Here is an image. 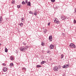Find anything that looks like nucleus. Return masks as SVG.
<instances>
[{
	"instance_id": "1",
	"label": "nucleus",
	"mask_w": 76,
	"mask_h": 76,
	"mask_svg": "<svg viewBox=\"0 0 76 76\" xmlns=\"http://www.w3.org/2000/svg\"><path fill=\"white\" fill-rule=\"evenodd\" d=\"M69 46L70 48H76V46H75V45L73 43L70 44Z\"/></svg>"
},
{
	"instance_id": "2",
	"label": "nucleus",
	"mask_w": 76,
	"mask_h": 76,
	"mask_svg": "<svg viewBox=\"0 0 76 76\" xmlns=\"http://www.w3.org/2000/svg\"><path fill=\"white\" fill-rule=\"evenodd\" d=\"M53 70L54 71H58V67H55L53 68Z\"/></svg>"
},
{
	"instance_id": "3",
	"label": "nucleus",
	"mask_w": 76,
	"mask_h": 76,
	"mask_svg": "<svg viewBox=\"0 0 76 76\" xmlns=\"http://www.w3.org/2000/svg\"><path fill=\"white\" fill-rule=\"evenodd\" d=\"M25 48L24 47H22L21 48L20 50L21 51H25Z\"/></svg>"
},
{
	"instance_id": "4",
	"label": "nucleus",
	"mask_w": 76,
	"mask_h": 76,
	"mask_svg": "<svg viewBox=\"0 0 76 76\" xmlns=\"http://www.w3.org/2000/svg\"><path fill=\"white\" fill-rule=\"evenodd\" d=\"M69 66V65H64V66H63V67L65 69H66V68H68Z\"/></svg>"
},
{
	"instance_id": "5",
	"label": "nucleus",
	"mask_w": 76,
	"mask_h": 76,
	"mask_svg": "<svg viewBox=\"0 0 76 76\" xmlns=\"http://www.w3.org/2000/svg\"><path fill=\"white\" fill-rule=\"evenodd\" d=\"M49 40H50V42H51L53 40V38H52V36H50L49 37Z\"/></svg>"
},
{
	"instance_id": "6",
	"label": "nucleus",
	"mask_w": 76,
	"mask_h": 76,
	"mask_svg": "<svg viewBox=\"0 0 76 76\" xmlns=\"http://www.w3.org/2000/svg\"><path fill=\"white\" fill-rule=\"evenodd\" d=\"M54 45H51L49 46V48L50 49H53V48H54Z\"/></svg>"
},
{
	"instance_id": "7",
	"label": "nucleus",
	"mask_w": 76,
	"mask_h": 76,
	"mask_svg": "<svg viewBox=\"0 0 76 76\" xmlns=\"http://www.w3.org/2000/svg\"><path fill=\"white\" fill-rule=\"evenodd\" d=\"M3 21V18L0 17V23H2V21Z\"/></svg>"
},
{
	"instance_id": "8",
	"label": "nucleus",
	"mask_w": 76,
	"mask_h": 76,
	"mask_svg": "<svg viewBox=\"0 0 76 76\" xmlns=\"http://www.w3.org/2000/svg\"><path fill=\"white\" fill-rule=\"evenodd\" d=\"M3 72H6L7 71V68L6 67L4 68L3 69Z\"/></svg>"
},
{
	"instance_id": "9",
	"label": "nucleus",
	"mask_w": 76,
	"mask_h": 76,
	"mask_svg": "<svg viewBox=\"0 0 76 76\" xmlns=\"http://www.w3.org/2000/svg\"><path fill=\"white\" fill-rule=\"evenodd\" d=\"M61 19H62V20H66V18L63 16H62L61 17Z\"/></svg>"
},
{
	"instance_id": "10",
	"label": "nucleus",
	"mask_w": 76,
	"mask_h": 76,
	"mask_svg": "<svg viewBox=\"0 0 76 76\" xmlns=\"http://www.w3.org/2000/svg\"><path fill=\"white\" fill-rule=\"evenodd\" d=\"M27 5L28 6H31V2H28L27 4Z\"/></svg>"
},
{
	"instance_id": "11",
	"label": "nucleus",
	"mask_w": 76,
	"mask_h": 76,
	"mask_svg": "<svg viewBox=\"0 0 76 76\" xmlns=\"http://www.w3.org/2000/svg\"><path fill=\"white\" fill-rule=\"evenodd\" d=\"M21 22H24V18L23 17H22L21 18Z\"/></svg>"
},
{
	"instance_id": "12",
	"label": "nucleus",
	"mask_w": 76,
	"mask_h": 76,
	"mask_svg": "<svg viewBox=\"0 0 76 76\" xmlns=\"http://www.w3.org/2000/svg\"><path fill=\"white\" fill-rule=\"evenodd\" d=\"M37 67H38V68H39V67H41V66L38 65H37Z\"/></svg>"
},
{
	"instance_id": "13",
	"label": "nucleus",
	"mask_w": 76,
	"mask_h": 76,
	"mask_svg": "<svg viewBox=\"0 0 76 76\" xmlns=\"http://www.w3.org/2000/svg\"><path fill=\"white\" fill-rule=\"evenodd\" d=\"M12 4H15V1L12 0Z\"/></svg>"
},
{
	"instance_id": "14",
	"label": "nucleus",
	"mask_w": 76,
	"mask_h": 76,
	"mask_svg": "<svg viewBox=\"0 0 76 76\" xmlns=\"http://www.w3.org/2000/svg\"><path fill=\"white\" fill-rule=\"evenodd\" d=\"M10 60H13V58L12 57V56H11L10 58Z\"/></svg>"
},
{
	"instance_id": "15",
	"label": "nucleus",
	"mask_w": 76,
	"mask_h": 76,
	"mask_svg": "<svg viewBox=\"0 0 76 76\" xmlns=\"http://www.w3.org/2000/svg\"><path fill=\"white\" fill-rule=\"evenodd\" d=\"M18 8H21V6L20 5H18L17 6Z\"/></svg>"
},
{
	"instance_id": "16",
	"label": "nucleus",
	"mask_w": 76,
	"mask_h": 76,
	"mask_svg": "<svg viewBox=\"0 0 76 76\" xmlns=\"http://www.w3.org/2000/svg\"><path fill=\"white\" fill-rule=\"evenodd\" d=\"M20 26H23V23H21L20 24Z\"/></svg>"
},
{
	"instance_id": "17",
	"label": "nucleus",
	"mask_w": 76,
	"mask_h": 76,
	"mask_svg": "<svg viewBox=\"0 0 76 76\" xmlns=\"http://www.w3.org/2000/svg\"><path fill=\"white\" fill-rule=\"evenodd\" d=\"M22 4H25V1H23L22 2Z\"/></svg>"
},
{
	"instance_id": "18",
	"label": "nucleus",
	"mask_w": 76,
	"mask_h": 76,
	"mask_svg": "<svg viewBox=\"0 0 76 76\" xmlns=\"http://www.w3.org/2000/svg\"><path fill=\"white\" fill-rule=\"evenodd\" d=\"M13 66V63H11L10 64V66Z\"/></svg>"
},
{
	"instance_id": "19",
	"label": "nucleus",
	"mask_w": 76,
	"mask_h": 76,
	"mask_svg": "<svg viewBox=\"0 0 76 76\" xmlns=\"http://www.w3.org/2000/svg\"><path fill=\"white\" fill-rule=\"evenodd\" d=\"M5 51L6 53H7V48H5Z\"/></svg>"
},
{
	"instance_id": "20",
	"label": "nucleus",
	"mask_w": 76,
	"mask_h": 76,
	"mask_svg": "<svg viewBox=\"0 0 76 76\" xmlns=\"http://www.w3.org/2000/svg\"><path fill=\"white\" fill-rule=\"evenodd\" d=\"M52 3H54V2H55V0H50Z\"/></svg>"
},
{
	"instance_id": "21",
	"label": "nucleus",
	"mask_w": 76,
	"mask_h": 76,
	"mask_svg": "<svg viewBox=\"0 0 76 76\" xmlns=\"http://www.w3.org/2000/svg\"><path fill=\"white\" fill-rule=\"evenodd\" d=\"M41 45L42 46H44V43L42 42Z\"/></svg>"
},
{
	"instance_id": "22",
	"label": "nucleus",
	"mask_w": 76,
	"mask_h": 76,
	"mask_svg": "<svg viewBox=\"0 0 76 76\" xmlns=\"http://www.w3.org/2000/svg\"><path fill=\"white\" fill-rule=\"evenodd\" d=\"M47 29H45L44 30L45 33H46L47 32Z\"/></svg>"
},
{
	"instance_id": "23",
	"label": "nucleus",
	"mask_w": 76,
	"mask_h": 76,
	"mask_svg": "<svg viewBox=\"0 0 76 76\" xmlns=\"http://www.w3.org/2000/svg\"><path fill=\"white\" fill-rule=\"evenodd\" d=\"M45 63V61H42V62H41V64H44Z\"/></svg>"
},
{
	"instance_id": "24",
	"label": "nucleus",
	"mask_w": 76,
	"mask_h": 76,
	"mask_svg": "<svg viewBox=\"0 0 76 76\" xmlns=\"http://www.w3.org/2000/svg\"><path fill=\"white\" fill-rule=\"evenodd\" d=\"M23 70H24L25 71H26V69L25 68H23L22 69Z\"/></svg>"
},
{
	"instance_id": "25",
	"label": "nucleus",
	"mask_w": 76,
	"mask_h": 76,
	"mask_svg": "<svg viewBox=\"0 0 76 76\" xmlns=\"http://www.w3.org/2000/svg\"><path fill=\"white\" fill-rule=\"evenodd\" d=\"M29 13H30L31 14H32V15H33V14H34V13H33V12H32L31 11H30L29 12Z\"/></svg>"
},
{
	"instance_id": "26",
	"label": "nucleus",
	"mask_w": 76,
	"mask_h": 76,
	"mask_svg": "<svg viewBox=\"0 0 76 76\" xmlns=\"http://www.w3.org/2000/svg\"><path fill=\"white\" fill-rule=\"evenodd\" d=\"M34 15L36 16V15H37V12H34Z\"/></svg>"
},
{
	"instance_id": "27",
	"label": "nucleus",
	"mask_w": 76,
	"mask_h": 76,
	"mask_svg": "<svg viewBox=\"0 0 76 76\" xmlns=\"http://www.w3.org/2000/svg\"><path fill=\"white\" fill-rule=\"evenodd\" d=\"M73 22L74 23H76V21L74 19L73 21Z\"/></svg>"
},
{
	"instance_id": "28",
	"label": "nucleus",
	"mask_w": 76,
	"mask_h": 76,
	"mask_svg": "<svg viewBox=\"0 0 76 76\" xmlns=\"http://www.w3.org/2000/svg\"><path fill=\"white\" fill-rule=\"evenodd\" d=\"M28 46H26L25 47V50H26V48H28Z\"/></svg>"
},
{
	"instance_id": "29",
	"label": "nucleus",
	"mask_w": 76,
	"mask_h": 76,
	"mask_svg": "<svg viewBox=\"0 0 76 76\" xmlns=\"http://www.w3.org/2000/svg\"><path fill=\"white\" fill-rule=\"evenodd\" d=\"M63 57H64V55H61V57L62 58H63Z\"/></svg>"
},
{
	"instance_id": "30",
	"label": "nucleus",
	"mask_w": 76,
	"mask_h": 76,
	"mask_svg": "<svg viewBox=\"0 0 76 76\" xmlns=\"http://www.w3.org/2000/svg\"><path fill=\"white\" fill-rule=\"evenodd\" d=\"M60 23V22H59V21H57L56 22V23Z\"/></svg>"
},
{
	"instance_id": "31",
	"label": "nucleus",
	"mask_w": 76,
	"mask_h": 76,
	"mask_svg": "<svg viewBox=\"0 0 76 76\" xmlns=\"http://www.w3.org/2000/svg\"><path fill=\"white\" fill-rule=\"evenodd\" d=\"M26 3H28V0H26Z\"/></svg>"
},
{
	"instance_id": "32",
	"label": "nucleus",
	"mask_w": 76,
	"mask_h": 76,
	"mask_svg": "<svg viewBox=\"0 0 76 76\" xmlns=\"http://www.w3.org/2000/svg\"><path fill=\"white\" fill-rule=\"evenodd\" d=\"M2 64L3 66H6V64H5L4 63H3Z\"/></svg>"
},
{
	"instance_id": "33",
	"label": "nucleus",
	"mask_w": 76,
	"mask_h": 76,
	"mask_svg": "<svg viewBox=\"0 0 76 76\" xmlns=\"http://www.w3.org/2000/svg\"><path fill=\"white\" fill-rule=\"evenodd\" d=\"M50 22H49L48 24V26H50Z\"/></svg>"
},
{
	"instance_id": "34",
	"label": "nucleus",
	"mask_w": 76,
	"mask_h": 76,
	"mask_svg": "<svg viewBox=\"0 0 76 76\" xmlns=\"http://www.w3.org/2000/svg\"><path fill=\"white\" fill-rule=\"evenodd\" d=\"M57 20H54V22H55V23H57Z\"/></svg>"
},
{
	"instance_id": "35",
	"label": "nucleus",
	"mask_w": 76,
	"mask_h": 76,
	"mask_svg": "<svg viewBox=\"0 0 76 76\" xmlns=\"http://www.w3.org/2000/svg\"><path fill=\"white\" fill-rule=\"evenodd\" d=\"M23 45H26V43H23Z\"/></svg>"
},
{
	"instance_id": "36",
	"label": "nucleus",
	"mask_w": 76,
	"mask_h": 76,
	"mask_svg": "<svg viewBox=\"0 0 76 76\" xmlns=\"http://www.w3.org/2000/svg\"><path fill=\"white\" fill-rule=\"evenodd\" d=\"M47 53H49V54H50V52L49 51H48L47 52Z\"/></svg>"
},
{
	"instance_id": "37",
	"label": "nucleus",
	"mask_w": 76,
	"mask_h": 76,
	"mask_svg": "<svg viewBox=\"0 0 76 76\" xmlns=\"http://www.w3.org/2000/svg\"><path fill=\"white\" fill-rule=\"evenodd\" d=\"M75 12H76V10H75Z\"/></svg>"
},
{
	"instance_id": "38",
	"label": "nucleus",
	"mask_w": 76,
	"mask_h": 76,
	"mask_svg": "<svg viewBox=\"0 0 76 76\" xmlns=\"http://www.w3.org/2000/svg\"><path fill=\"white\" fill-rule=\"evenodd\" d=\"M1 45V44L0 43V45Z\"/></svg>"
}]
</instances>
